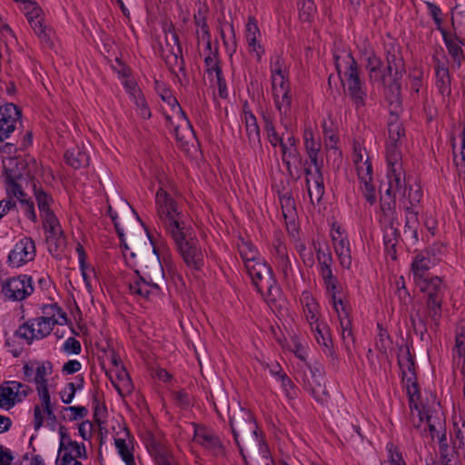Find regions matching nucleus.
<instances>
[{
    "mask_svg": "<svg viewBox=\"0 0 465 465\" xmlns=\"http://www.w3.org/2000/svg\"><path fill=\"white\" fill-rule=\"evenodd\" d=\"M97 391L93 393V404H94V420L98 425L99 430L102 432V430H104V432L107 433V430L102 426L104 421H102L100 415L105 416L107 414V407L104 402L102 408L100 407V401L97 398Z\"/></svg>",
    "mask_w": 465,
    "mask_h": 465,
    "instance_id": "nucleus-38",
    "label": "nucleus"
},
{
    "mask_svg": "<svg viewBox=\"0 0 465 465\" xmlns=\"http://www.w3.org/2000/svg\"><path fill=\"white\" fill-rule=\"evenodd\" d=\"M142 440L154 462L173 453L163 435H156L151 430H146Z\"/></svg>",
    "mask_w": 465,
    "mask_h": 465,
    "instance_id": "nucleus-13",
    "label": "nucleus"
},
{
    "mask_svg": "<svg viewBox=\"0 0 465 465\" xmlns=\"http://www.w3.org/2000/svg\"><path fill=\"white\" fill-rule=\"evenodd\" d=\"M405 347H406L405 367H407V370L409 371L411 376H417L415 357L411 352V347H412V341H411L410 343H406Z\"/></svg>",
    "mask_w": 465,
    "mask_h": 465,
    "instance_id": "nucleus-59",
    "label": "nucleus"
},
{
    "mask_svg": "<svg viewBox=\"0 0 465 465\" xmlns=\"http://www.w3.org/2000/svg\"><path fill=\"white\" fill-rule=\"evenodd\" d=\"M22 115L21 108L13 103H6L0 106V121L4 124L6 122H20Z\"/></svg>",
    "mask_w": 465,
    "mask_h": 465,
    "instance_id": "nucleus-26",
    "label": "nucleus"
},
{
    "mask_svg": "<svg viewBox=\"0 0 465 465\" xmlns=\"http://www.w3.org/2000/svg\"><path fill=\"white\" fill-rule=\"evenodd\" d=\"M15 396L14 388L8 386V382L0 385V408L9 411L14 407L12 397Z\"/></svg>",
    "mask_w": 465,
    "mask_h": 465,
    "instance_id": "nucleus-33",
    "label": "nucleus"
},
{
    "mask_svg": "<svg viewBox=\"0 0 465 465\" xmlns=\"http://www.w3.org/2000/svg\"><path fill=\"white\" fill-rule=\"evenodd\" d=\"M194 428L193 440L213 452L215 456L225 455V447L220 437L209 427L192 423Z\"/></svg>",
    "mask_w": 465,
    "mask_h": 465,
    "instance_id": "nucleus-11",
    "label": "nucleus"
},
{
    "mask_svg": "<svg viewBox=\"0 0 465 465\" xmlns=\"http://www.w3.org/2000/svg\"><path fill=\"white\" fill-rule=\"evenodd\" d=\"M349 60V66L344 73L348 82V95L355 105L356 110L366 105L367 91L364 82L360 76L358 63L352 54L349 52L346 55Z\"/></svg>",
    "mask_w": 465,
    "mask_h": 465,
    "instance_id": "nucleus-8",
    "label": "nucleus"
},
{
    "mask_svg": "<svg viewBox=\"0 0 465 465\" xmlns=\"http://www.w3.org/2000/svg\"><path fill=\"white\" fill-rule=\"evenodd\" d=\"M323 381V377L322 378H316L315 380L312 381L304 375V378L302 380L303 388L305 391H307L314 398L316 401H318L321 404H324L327 402L328 399L330 398V394L328 391L326 390L325 386L322 385V381Z\"/></svg>",
    "mask_w": 465,
    "mask_h": 465,
    "instance_id": "nucleus-15",
    "label": "nucleus"
},
{
    "mask_svg": "<svg viewBox=\"0 0 465 465\" xmlns=\"http://www.w3.org/2000/svg\"><path fill=\"white\" fill-rule=\"evenodd\" d=\"M63 411H70L71 415L68 417L69 420L83 419L88 414V410L84 406H69L63 407ZM62 420H67L65 415L62 416Z\"/></svg>",
    "mask_w": 465,
    "mask_h": 465,
    "instance_id": "nucleus-51",
    "label": "nucleus"
},
{
    "mask_svg": "<svg viewBox=\"0 0 465 465\" xmlns=\"http://www.w3.org/2000/svg\"><path fill=\"white\" fill-rule=\"evenodd\" d=\"M155 203L158 215L164 223L168 234L171 233V230H175L173 227V221L178 223V228L185 226V223L183 220V214L178 211L177 202L163 187H160L156 192Z\"/></svg>",
    "mask_w": 465,
    "mask_h": 465,
    "instance_id": "nucleus-7",
    "label": "nucleus"
},
{
    "mask_svg": "<svg viewBox=\"0 0 465 465\" xmlns=\"http://www.w3.org/2000/svg\"><path fill=\"white\" fill-rule=\"evenodd\" d=\"M406 74L401 47L396 42L384 45V61L374 84L383 88L385 101L390 106H402L401 80Z\"/></svg>",
    "mask_w": 465,
    "mask_h": 465,
    "instance_id": "nucleus-1",
    "label": "nucleus"
},
{
    "mask_svg": "<svg viewBox=\"0 0 465 465\" xmlns=\"http://www.w3.org/2000/svg\"><path fill=\"white\" fill-rule=\"evenodd\" d=\"M47 309H50L53 313L56 312L57 315H59L60 319L62 320L61 325L63 324H69L72 325L71 320L68 318L66 312L62 309L61 306L58 305L57 302L52 303V304H44L42 306L43 312H45ZM71 331L74 335H78V332H76L73 326H71Z\"/></svg>",
    "mask_w": 465,
    "mask_h": 465,
    "instance_id": "nucleus-45",
    "label": "nucleus"
},
{
    "mask_svg": "<svg viewBox=\"0 0 465 465\" xmlns=\"http://www.w3.org/2000/svg\"><path fill=\"white\" fill-rule=\"evenodd\" d=\"M63 350L69 354L78 355L82 351V346L78 340L74 337H70L64 343Z\"/></svg>",
    "mask_w": 465,
    "mask_h": 465,
    "instance_id": "nucleus-58",
    "label": "nucleus"
},
{
    "mask_svg": "<svg viewBox=\"0 0 465 465\" xmlns=\"http://www.w3.org/2000/svg\"><path fill=\"white\" fill-rule=\"evenodd\" d=\"M340 324L341 328V338L349 356L352 354V347L355 342V339L352 333L351 322L347 318L342 317V314H339Z\"/></svg>",
    "mask_w": 465,
    "mask_h": 465,
    "instance_id": "nucleus-23",
    "label": "nucleus"
},
{
    "mask_svg": "<svg viewBox=\"0 0 465 465\" xmlns=\"http://www.w3.org/2000/svg\"><path fill=\"white\" fill-rule=\"evenodd\" d=\"M18 180L11 177H6L5 183L8 187H11L10 195H14L17 198L21 203V200L28 199L27 194L24 192L22 186L18 183Z\"/></svg>",
    "mask_w": 465,
    "mask_h": 465,
    "instance_id": "nucleus-53",
    "label": "nucleus"
},
{
    "mask_svg": "<svg viewBox=\"0 0 465 465\" xmlns=\"http://www.w3.org/2000/svg\"><path fill=\"white\" fill-rule=\"evenodd\" d=\"M134 273L137 275V279L129 283V291L131 294L138 295L148 300L153 291L156 292H160L161 288L159 284L148 282V281L142 277L140 270H135Z\"/></svg>",
    "mask_w": 465,
    "mask_h": 465,
    "instance_id": "nucleus-14",
    "label": "nucleus"
},
{
    "mask_svg": "<svg viewBox=\"0 0 465 465\" xmlns=\"http://www.w3.org/2000/svg\"><path fill=\"white\" fill-rule=\"evenodd\" d=\"M443 41L449 54L452 57L454 62H457L460 64L461 61L465 59L461 47V45H464L463 40L458 37L456 34H450L443 37Z\"/></svg>",
    "mask_w": 465,
    "mask_h": 465,
    "instance_id": "nucleus-19",
    "label": "nucleus"
},
{
    "mask_svg": "<svg viewBox=\"0 0 465 465\" xmlns=\"http://www.w3.org/2000/svg\"><path fill=\"white\" fill-rule=\"evenodd\" d=\"M35 376L34 381L36 384L48 383L46 376L52 373L53 364L50 361L36 362Z\"/></svg>",
    "mask_w": 465,
    "mask_h": 465,
    "instance_id": "nucleus-39",
    "label": "nucleus"
},
{
    "mask_svg": "<svg viewBox=\"0 0 465 465\" xmlns=\"http://www.w3.org/2000/svg\"><path fill=\"white\" fill-rule=\"evenodd\" d=\"M20 204L24 208L25 214L26 215V217L35 223L37 222V216L35 210V203L33 200L31 198L23 199L21 200Z\"/></svg>",
    "mask_w": 465,
    "mask_h": 465,
    "instance_id": "nucleus-62",
    "label": "nucleus"
},
{
    "mask_svg": "<svg viewBox=\"0 0 465 465\" xmlns=\"http://www.w3.org/2000/svg\"><path fill=\"white\" fill-rule=\"evenodd\" d=\"M25 8L27 10L26 15L28 18V21H33L35 19H39V16L41 15L42 8L33 1L26 0V3Z\"/></svg>",
    "mask_w": 465,
    "mask_h": 465,
    "instance_id": "nucleus-64",
    "label": "nucleus"
},
{
    "mask_svg": "<svg viewBox=\"0 0 465 465\" xmlns=\"http://www.w3.org/2000/svg\"><path fill=\"white\" fill-rule=\"evenodd\" d=\"M15 164L12 168L4 167V174L6 177H11L15 180H21L24 175L26 176V167L28 165L27 155L24 158H14Z\"/></svg>",
    "mask_w": 465,
    "mask_h": 465,
    "instance_id": "nucleus-27",
    "label": "nucleus"
},
{
    "mask_svg": "<svg viewBox=\"0 0 465 465\" xmlns=\"http://www.w3.org/2000/svg\"><path fill=\"white\" fill-rule=\"evenodd\" d=\"M139 115L143 119H149L152 115L149 105L142 93L134 98Z\"/></svg>",
    "mask_w": 465,
    "mask_h": 465,
    "instance_id": "nucleus-54",
    "label": "nucleus"
},
{
    "mask_svg": "<svg viewBox=\"0 0 465 465\" xmlns=\"http://www.w3.org/2000/svg\"><path fill=\"white\" fill-rule=\"evenodd\" d=\"M322 133L325 139V146L337 150L336 144L339 142V137L334 134L331 126H328L325 121L322 123Z\"/></svg>",
    "mask_w": 465,
    "mask_h": 465,
    "instance_id": "nucleus-49",
    "label": "nucleus"
},
{
    "mask_svg": "<svg viewBox=\"0 0 465 465\" xmlns=\"http://www.w3.org/2000/svg\"><path fill=\"white\" fill-rule=\"evenodd\" d=\"M284 61L281 54L275 56V62L271 64V73H272V95L275 102L276 108L279 112L282 111V105L279 102V94L276 88V78L275 75H279L280 77L286 76L287 73L283 70Z\"/></svg>",
    "mask_w": 465,
    "mask_h": 465,
    "instance_id": "nucleus-21",
    "label": "nucleus"
},
{
    "mask_svg": "<svg viewBox=\"0 0 465 465\" xmlns=\"http://www.w3.org/2000/svg\"><path fill=\"white\" fill-rule=\"evenodd\" d=\"M331 239L334 243V251L339 257L340 263L343 268L349 269L351 264V249L347 237L341 238L332 233Z\"/></svg>",
    "mask_w": 465,
    "mask_h": 465,
    "instance_id": "nucleus-18",
    "label": "nucleus"
},
{
    "mask_svg": "<svg viewBox=\"0 0 465 465\" xmlns=\"http://www.w3.org/2000/svg\"><path fill=\"white\" fill-rule=\"evenodd\" d=\"M420 282L423 285L420 286V292L427 293L425 301L427 316L431 319L434 325L438 327L442 316V304L445 295L446 286L442 284V280L439 276L431 278H423Z\"/></svg>",
    "mask_w": 465,
    "mask_h": 465,
    "instance_id": "nucleus-6",
    "label": "nucleus"
},
{
    "mask_svg": "<svg viewBox=\"0 0 465 465\" xmlns=\"http://www.w3.org/2000/svg\"><path fill=\"white\" fill-rule=\"evenodd\" d=\"M35 324L32 320L23 323L15 331V335L26 341L27 344H32L35 340Z\"/></svg>",
    "mask_w": 465,
    "mask_h": 465,
    "instance_id": "nucleus-40",
    "label": "nucleus"
},
{
    "mask_svg": "<svg viewBox=\"0 0 465 465\" xmlns=\"http://www.w3.org/2000/svg\"><path fill=\"white\" fill-rule=\"evenodd\" d=\"M303 139L304 147L308 156L319 154L321 150V143L314 140V135L312 128H305Z\"/></svg>",
    "mask_w": 465,
    "mask_h": 465,
    "instance_id": "nucleus-36",
    "label": "nucleus"
},
{
    "mask_svg": "<svg viewBox=\"0 0 465 465\" xmlns=\"http://www.w3.org/2000/svg\"><path fill=\"white\" fill-rule=\"evenodd\" d=\"M406 380V391L407 396L410 401H412V398H416V400H420L421 393L420 391V386L418 383L417 376H410L409 378H405Z\"/></svg>",
    "mask_w": 465,
    "mask_h": 465,
    "instance_id": "nucleus-48",
    "label": "nucleus"
},
{
    "mask_svg": "<svg viewBox=\"0 0 465 465\" xmlns=\"http://www.w3.org/2000/svg\"><path fill=\"white\" fill-rule=\"evenodd\" d=\"M229 424L239 452L246 464L244 447L241 444L240 438L254 457L268 455L270 450L265 437L250 410L240 407L236 414L229 418Z\"/></svg>",
    "mask_w": 465,
    "mask_h": 465,
    "instance_id": "nucleus-2",
    "label": "nucleus"
},
{
    "mask_svg": "<svg viewBox=\"0 0 465 465\" xmlns=\"http://www.w3.org/2000/svg\"><path fill=\"white\" fill-rule=\"evenodd\" d=\"M411 270L413 273L414 281L417 284L421 279L426 278L425 272L435 266L440 259L437 258L436 249L433 247L426 248L423 251H415Z\"/></svg>",
    "mask_w": 465,
    "mask_h": 465,
    "instance_id": "nucleus-12",
    "label": "nucleus"
},
{
    "mask_svg": "<svg viewBox=\"0 0 465 465\" xmlns=\"http://www.w3.org/2000/svg\"><path fill=\"white\" fill-rule=\"evenodd\" d=\"M172 396L175 403L182 409L185 410L190 406L189 394L185 390L172 391Z\"/></svg>",
    "mask_w": 465,
    "mask_h": 465,
    "instance_id": "nucleus-60",
    "label": "nucleus"
},
{
    "mask_svg": "<svg viewBox=\"0 0 465 465\" xmlns=\"http://www.w3.org/2000/svg\"><path fill=\"white\" fill-rule=\"evenodd\" d=\"M34 292L32 277L21 274L11 277L2 282L1 292L10 301L21 302Z\"/></svg>",
    "mask_w": 465,
    "mask_h": 465,
    "instance_id": "nucleus-9",
    "label": "nucleus"
},
{
    "mask_svg": "<svg viewBox=\"0 0 465 465\" xmlns=\"http://www.w3.org/2000/svg\"><path fill=\"white\" fill-rule=\"evenodd\" d=\"M36 248L31 237H24L16 242L7 256V264L12 268H19L35 260Z\"/></svg>",
    "mask_w": 465,
    "mask_h": 465,
    "instance_id": "nucleus-10",
    "label": "nucleus"
},
{
    "mask_svg": "<svg viewBox=\"0 0 465 465\" xmlns=\"http://www.w3.org/2000/svg\"><path fill=\"white\" fill-rule=\"evenodd\" d=\"M400 142L389 141L386 143V161L390 173H394V166L401 159V153L400 152Z\"/></svg>",
    "mask_w": 465,
    "mask_h": 465,
    "instance_id": "nucleus-30",
    "label": "nucleus"
},
{
    "mask_svg": "<svg viewBox=\"0 0 465 465\" xmlns=\"http://www.w3.org/2000/svg\"><path fill=\"white\" fill-rule=\"evenodd\" d=\"M299 16L301 20L309 22L316 12L313 0H298Z\"/></svg>",
    "mask_w": 465,
    "mask_h": 465,
    "instance_id": "nucleus-35",
    "label": "nucleus"
},
{
    "mask_svg": "<svg viewBox=\"0 0 465 465\" xmlns=\"http://www.w3.org/2000/svg\"><path fill=\"white\" fill-rule=\"evenodd\" d=\"M390 107L391 119L388 123L389 141L400 142V138L405 136V129L399 120V111L401 110V106L391 105Z\"/></svg>",
    "mask_w": 465,
    "mask_h": 465,
    "instance_id": "nucleus-16",
    "label": "nucleus"
},
{
    "mask_svg": "<svg viewBox=\"0 0 465 465\" xmlns=\"http://www.w3.org/2000/svg\"><path fill=\"white\" fill-rule=\"evenodd\" d=\"M60 236H46L48 252L54 257L60 256L63 248L65 246V236L63 230H59Z\"/></svg>",
    "mask_w": 465,
    "mask_h": 465,
    "instance_id": "nucleus-32",
    "label": "nucleus"
},
{
    "mask_svg": "<svg viewBox=\"0 0 465 465\" xmlns=\"http://www.w3.org/2000/svg\"><path fill=\"white\" fill-rule=\"evenodd\" d=\"M130 243L134 248L130 256L132 258L138 257L142 266V277L151 283H163L165 278L163 266L158 249L150 233L147 232V239H144V247L134 238L130 239Z\"/></svg>",
    "mask_w": 465,
    "mask_h": 465,
    "instance_id": "nucleus-4",
    "label": "nucleus"
},
{
    "mask_svg": "<svg viewBox=\"0 0 465 465\" xmlns=\"http://www.w3.org/2000/svg\"><path fill=\"white\" fill-rule=\"evenodd\" d=\"M27 162L26 177L28 178V182L32 185H34V183H40V182L35 178V175L39 173H43V166L39 165L36 159L30 154H27Z\"/></svg>",
    "mask_w": 465,
    "mask_h": 465,
    "instance_id": "nucleus-41",
    "label": "nucleus"
},
{
    "mask_svg": "<svg viewBox=\"0 0 465 465\" xmlns=\"http://www.w3.org/2000/svg\"><path fill=\"white\" fill-rule=\"evenodd\" d=\"M256 34L260 35V30L254 17H249L246 25V39L249 46H252L256 50Z\"/></svg>",
    "mask_w": 465,
    "mask_h": 465,
    "instance_id": "nucleus-46",
    "label": "nucleus"
},
{
    "mask_svg": "<svg viewBox=\"0 0 465 465\" xmlns=\"http://www.w3.org/2000/svg\"><path fill=\"white\" fill-rule=\"evenodd\" d=\"M41 213L43 217V229L60 227L59 220L53 210L42 212Z\"/></svg>",
    "mask_w": 465,
    "mask_h": 465,
    "instance_id": "nucleus-56",
    "label": "nucleus"
},
{
    "mask_svg": "<svg viewBox=\"0 0 465 465\" xmlns=\"http://www.w3.org/2000/svg\"><path fill=\"white\" fill-rule=\"evenodd\" d=\"M246 134L250 146L253 149L262 147L261 130L258 125H245Z\"/></svg>",
    "mask_w": 465,
    "mask_h": 465,
    "instance_id": "nucleus-44",
    "label": "nucleus"
},
{
    "mask_svg": "<svg viewBox=\"0 0 465 465\" xmlns=\"http://www.w3.org/2000/svg\"><path fill=\"white\" fill-rule=\"evenodd\" d=\"M455 350L460 357H463L461 373L465 375V330L462 327L456 331Z\"/></svg>",
    "mask_w": 465,
    "mask_h": 465,
    "instance_id": "nucleus-43",
    "label": "nucleus"
},
{
    "mask_svg": "<svg viewBox=\"0 0 465 465\" xmlns=\"http://www.w3.org/2000/svg\"><path fill=\"white\" fill-rule=\"evenodd\" d=\"M379 329L378 338L376 341V348L381 353L386 355L388 348L392 344V340L386 328L381 323L377 324Z\"/></svg>",
    "mask_w": 465,
    "mask_h": 465,
    "instance_id": "nucleus-34",
    "label": "nucleus"
},
{
    "mask_svg": "<svg viewBox=\"0 0 465 465\" xmlns=\"http://www.w3.org/2000/svg\"><path fill=\"white\" fill-rule=\"evenodd\" d=\"M114 445L117 449L118 454L126 465H136L134 456V447H128L125 439H115Z\"/></svg>",
    "mask_w": 465,
    "mask_h": 465,
    "instance_id": "nucleus-31",
    "label": "nucleus"
},
{
    "mask_svg": "<svg viewBox=\"0 0 465 465\" xmlns=\"http://www.w3.org/2000/svg\"><path fill=\"white\" fill-rule=\"evenodd\" d=\"M173 227L169 235L173 240L176 249L187 267L195 271H201L203 266V254L199 247L198 239L193 235L192 227L186 225L178 228V223L173 222Z\"/></svg>",
    "mask_w": 465,
    "mask_h": 465,
    "instance_id": "nucleus-5",
    "label": "nucleus"
},
{
    "mask_svg": "<svg viewBox=\"0 0 465 465\" xmlns=\"http://www.w3.org/2000/svg\"><path fill=\"white\" fill-rule=\"evenodd\" d=\"M59 436H60V442H59V448H58V455L55 460V463L57 464L59 461L60 455L63 450H67L69 449V445H73V440L68 433L67 428L64 425L59 426Z\"/></svg>",
    "mask_w": 465,
    "mask_h": 465,
    "instance_id": "nucleus-47",
    "label": "nucleus"
},
{
    "mask_svg": "<svg viewBox=\"0 0 465 465\" xmlns=\"http://www.w3.org/2000/svg\"><path fill=\"white\" fill-rule=\"evenodd\" d=\"M240 255L257 292L275 301L277 294H280V287L272 268L266 262L261 261L258 250L251 241L243 238H240Z\"/></svg>",
    "mask_w": 465,
    "mask_h": 465,
    "instance_id": "nucleus-3",
    "label": "nucleus"
},
{
    "mask_svg": "<svg viewBox=\"0 0 465 465\" xmlns=\"http://www.w3.org/2000/svg\"><path fill=\"white\" fill-rule=\"evenodd\" d=\"M32 189L40 213L51 210L50 205L54 203L52 194L45 191L41 183H34Z\"/></svg>",
    "mask_w": 465,
    "mask_h": 465,
    "instance_id": "nucleus-24",
    "label": "nucleus"
},
{
    "mask_svg": "<svg viewBox=\"0 0 465 465\" xmlns=\"http://www.w3.org/2000/svg\"><path fill=\"white\" fill-rule=\"evenodd\" d=\"M64 159L65 163L74 170L87 167L90 163L89 155L79 147L66 150Z\"/></svg>",
    "mask_w": 465,
    "mask_h": 465,
    "instance_id": "nucleus-17",
    "label": "nucleus"
},
{
    "mask_svg": "<svg viewBox=\"0 0 465 465\" xmlns=\"http://www.w3.org/2000/svg\"><path fill=\"white\" fill-rule=\"evenodd\" d=\"M315 250L317 252V259L321 266V273L323 281L333 280V277L335 276L332 274L331 268L332 263V257L331 253L329 252V249L327 248L326 252H324L321 247L316 248Z\"/></svg>",
    "mask_w": 465,
    "mask_h": 465,
    "instance_id": "nucleus-22",
    "label": "nucleus"
},
{
    "mask_svg": "<svg viewBox=\"0 0 465 465\" xmlns=\"http://www.w3.org/2000/svg\"><path fill=\"white\" fill-rule=\"evenodd\" d=\"M154 85L156 92L159 94L161 99L163 102H165L172 108H174L175 105H178L177 99L175 96H173L172 91L169 88H166L163 82L155 80Z\"/></svg>",
    "mask_w": 465,
    "mask_h": 465,
    "instance_id": "nucleus-37",
    "label": "nucleus"
},
{
    "mask_svg": "<svg viewBox=\"0 0 465 465\" xmlns=\"http://www.w3.org/2000/svg\"><path fill=\"white\" fill-rule=\"evenodd\" d=\"M279 199L282 204V209L284 217H287L286 212H292L295 210V202L291 192L282 193H278Z\"/></svg>",
    "mask_w": 465,
    "mask_h": 465,
    "instance_id": "nucleus-52",
    "label": "nucleus"
},
{
    "mask_svg": "<svg viewBox=\"0 0 465 465\" xmlns=\"http://www.w3.org/2000/svg\"><path fill=\"white\" fill-rule=\"evenodd\" d=\"M389 450V461L391 465H407L403 460L401 452L393 444H390Z\"/></svg>",
    "mask_w": 465,
    "mask_h": 465,
    "instance_id": "nucleus-63",
    "label": "nucleus"
},
{
    "mask_svg": "<svg viewBox=\"0 0 465 465\" xmlns=\"http://www.w3.org/2000/svg\"><path fill=\"white\" fill-rule=\"evenodd\" d=\"M381 209L382 212V216L387 218L389 213H396V199L395 195H393L391 199H385L382 196L381 197Z\"/></svg>",
    "mask_w": 465,
    "mask_h": 465,
    "instance_id": "nucleus-61",
    "label": "nucleus"
},
{
    "mask_svg": "<svg viewBox=\"0 0 465 465\" xmlns=\"http://www.w3.org/2000/svg\"><path fill=\"white\" fill-rule=\"evenodd\" d=\"M418 225L419 220L417 217H415L414 215H406L404 232L406 233L408 231L411 232L413 242H417L419 241Z\"/></svg>",
    "mask_w": 465,
    "mask_h": 465,
    "instance_id": "nucleus-55",
    "label": "nucleus"
},
{
    "mask_svg": "<svg viewBox=\"0 0 465 465\" xmlns=\"http://www.w3.org/2000/svg\"><path fill=\"white\" fill-rule=\"evenodd\" d=\"M382 60L375 51H371L368 54V57L366 58V70L368 71V76L370 83L374 84L375 79L377 78L378 74L381 72L382 67Z\"/></svg>",
    "mask_w": 465,
    "mask_h": 465,
    "instance_id": "nucleus-25",
    "label": "nucleus"
},
{
    "mask_svg": "<svg viewBox=\"0 0 465 465\" xmlns=\"http://www.w3.org/2000/svg\"><path fill=\"white\" fill-rule=\"evenodd\" d=\"M326 328L324 325L323 328L321 327L320 323H317L315 325V328L312 326V329L315 331V338L318 341V343L322 346H323V352L332 359H337V355L335 354V351L333 348V342L331 337V334L329 333V331H323V330Z\"/></svg>",
    "mask_w": 465,
    "mask_h": 465,
    "instance_id": "nucleus-20",
    "label": "nucleus"
},
{
    "mask_svg": "<svg viewBox=\"0 0 465 465\" xmlns=\"http://www.w3.org/2000/svg\"><path fill=\"white\" fill-rule=\"evenodd\" d=\"M423 417L427 421L431 439H434L437 429L436 424L432 422V410L428 404H422V411H420V420H423Z\"/></svg>",
    "mask_w": 465,
    "mask_h": 465,
    "instance_id": "nucleus-50",
    "label": "nucleus"
},
{
    "mask_svg": "<svg viewBox=\"0 0 465 465\" xmlns=\"http://www.w3.org/2000/svg\"><path fill=\"white\" fill-rule=\"evenodd\" d=\"M176 48L172 47L169 52L170 55L164 58L165 64L170 71L173 72V67L180 62L179 70L183 72L185 70V61L183 56V48L181 45H175Z\"/></svg>",
    "mask_w": 465,
    "mask_h": 465,
    "instance_id": "nucleus-28",
    "label": "nucleus"
},
{
    "mask_svg": "<svg viewBox=\"0 0 465 465\" xmlns=\"http://www.w3.org/2000/svg\"><path fill=\"white\" fill-rule=\"evenodd\" d=\"M84 384V378L83 375L76 376V383L69 382L64 391L60 392L62 401L64 404H70L75 395L77 390H81Z\"/></svg>",
    "mask_w": 465,
    "mask_h": 465,
    "instance_id": "nucleus-29",
    "label": "nucleus"
},
{
    "mask_svg": "<svg viewBox=\"0 0 465 465\" xmlns=\"http://www.w3.org/2000/svg\"><path fill=\"white\" fill-rule=\"evenodd\" d=\"M358 176L359 179L364 182L365 185V198L368 203L371 204H373L376 202V194H375V188L371 184V180L366 181L365 178L361 175L360 168H358Z\"/></svg>",
    "mask_w": 465,
    "mask_h": 465,
    "instance_id": "nucleus-57",
    "label": "nucleus"
},
{
    "mask_svg": "<svg viewBox=\"0 0 465 465\" xmlns=\"http://www.w3.org/2000/svg\"><path fill=\"white\" fill-rule=\"evenodd\" d=\"M76 252L78 254L79 266H80V270H81V272H82V276H83L84 282L86 287H90L91 286V284H90V278H89V276H88V274L86 272V270L88 268V265L86 263L87 254L85 252V250H84V246L81 243H77Z\"/></svg>",
    "mask_w": 465,
    "mask_h": 465,
    "instance_id": "nucleus-42",
    "label": "nucleus"
}]
</instances>
